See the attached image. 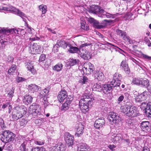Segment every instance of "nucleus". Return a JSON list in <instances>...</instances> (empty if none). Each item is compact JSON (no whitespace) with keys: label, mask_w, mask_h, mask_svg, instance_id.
Segmentation results:
<instances>
[{"label":"nucleus","mask_w":151,"mask_h":151,"mask_svg":"<svg viewBox=\"0 0 151 151\" xmlns=\"http://www.w3.org/2000/svg\"><path fill=\"white\" fill-rule=\"evenodd\" d=\"M91 86L93 90L94 91H101L102 89V85H101L97 83H94V84H92Z\"/></svg>","instance_id":"32"},{"label":"nucleus","mask_w":151,"mask_h":151,"mask_svg":"<svg viewBox=\"0 0 151 151\" xmlns=\"http://www.w3.org/2000/svg\"><path fill=\"white\" fill-rule=\"evenodd\" d=\"M28 88L29 91L33 93L35 92H37L41 89L40 87L34 84H31L29 85Z\"/></svg>","instance_id":"20"},{"label":"nucleus","mask_w":151,"mask_h":151,"mask_svg":"<svg viewBox=\"0 0 151 151\" xmlns=\"http://www.w3.org/2000/svg\"><path fill=\"white\" fill-rule=\"evenodd\" d=\"M105 121L103 117H101L100 118L96 120L94 124V127L97 129L102 128L104 124Z\"/></svg>","instance_id":"14"},{"label":"nucleus","mask_w":151,"mask_h":151,"mask_svg":"<svg viewBox=\"0 0 151 151\" xmlns=\"http://www.w3.org/2000/svg\"><path fill=\"white\" fill-rule=\"evenodd\" d=\"M44 121V119L42 118H39L38 119H36L35 121V122L36 124H37L38 125H41V124Z\"/></svg>","instance_id":"49"},{"label":"nucleus","mask_w":151,"mask_h":151,"mask_svg":"<svg viewBox=\"0 0 151 151\" xmlns=\"http://www.w3.org/2000/svg\"><path fill=\"white\" fill-rule=\"evenodd\" d=\"M141 128L144 131L149 132L150 130V123L148 121H143L141 124Z\"/></svg>","instance_id":"23"},{"label":"nucleus","mask_w":151,"mask_h":151,"mask_svg":"<svg viewBox=\"0 0 151 151\" xmlns=\"http://www.w3.org/2000/svg\"><path fill=\"white\" fill-rule=\"evenodd\" d=\"M89 80L88 78L85 76H83L82 78H81V79L79 81V82L82 85L87 84L89 83Z\"/></svg>","instance_id":"38"},{"label":"nucleus","mask_w":151,"mask_h":151,"mask_svg":"<svg viewBox=\"0 0 151 151\" xmlns=\"http://www.w3.org/2000/svg\"><path fill=\"white\" fill-rule=\"evenodd\" d=\"M67 92L64 90H62L59 93L58 96V99L60 102L63 101L67 97Z\"/></svg>","instance_id":"17"},{"label":"nucleus","mask_w":151,"mask_h":151,"mask_svg":"<svg viewBox=\"0 0 151 151\" xmlns=\"http://www.w3.org/2000/svg\"><path fill=\"white\" fill-rule=\"evenodd\" d=\"M7 113V111L4 110H0V116L3 117H5Z\"/></svg>","instance_id":"57"},{"label":"nucleus","mask_w":151,"mask_h":151,"mask_svg":"<svg viewBox=\"0 0 151 151\" xmlns=\"http://www.w3.org/2000/svg\"><path fill=\"white\" fill-rule=\"evenodd\" d=\"M142 56L143 58L145 60H151V57L149 56L146 55L142 54Z\"/></svg>","instance_id":"60"},{"label":"nucleus","mask_w":151,"mask_h":151,"mask_svg":"<svg viewBox=\"0 0 151 151\" xmlns=\"http://www.w3.org/2000/svg\"><path fill=\"white\" fill-rule=\"evenodd\" d=\"M148 106H151V105L145 102H142L141 105V108L142 109H145Z\"/></svg>","instance_id":"52"},{"label":"nucleus","mask_w":151,"mask_h":151,"mask_svg":"<svg viewBox=\"0 0 151 151\" xmlns=\"http://www.w3.org/2000/svg\"><path fill=\"white\" fill-rule=\"evenodd\" d=\"M88 146L86 144H81L78 147V151H88Z\"/></svg>","instance_id":"36"},{"label":"nucleus","mask_w":151,"mask_h":151,"mask_svg":"<svg viewBox=\"0 0 151 151\" xmlns=\"http://www.w3.org/2000/svg\"><path fill=\"white\" fill-rule=\"evenodd\" d=\"M121 111L124 113L125 115L128 117H134L138 116L137 108L134 106L129 105L128 104L122 106Z\"/></svg>","instance_id":"3"},{"label":"nucleus","mask_w":151,"mask_h":151,"mask_svg":"<svg viewBox=\"0 0 151 151\" xmlns=\"http://www.w3.org/2000/svg\"><path fill=\"white\" fill-rule=\"evenodd\" d=\"M15 88L14 87H12L11 89H9L8 88H7L5 90L6 94H7V96L9 97L11 99L14 96Z\"/></svg>","instance_id":"27"},{"label":"nucleus","mask_w":151,"mask_h":151,"mask_svg":"<svg viewBox=\"0 0 151 151\" xmlns=\"http://www.w3.org/2000/svg\"><path fill=\"white\" fill-rule=\"evenodd\" d=\"M15 137V135L11 131H5L0 134V139L2 142L6 143L13 141Z\"/></svg>","instance_id":"4"},{"label":"nucleus","mask_w":151,"mask_h":151,"mask_svg":"<svg viewBox=\"0 0 151 151\" xmlns=\"http://www.w3.org/2000/svg\"><path fill=\"white\" fill-rule=\"evenodd\" d=\"M131 59L133 62L134 63L138 65V66H140V65H141V64L140 63V61L139 59H137V60H136L133 58H131Z\"/></svg>","instance_id":"53"},{"label":"nucleus","mask_w":151,"mask_h":151,"mask_svg":"<svg viewBox=\"0 0 151 151\" xmlns=\"http://www.w3.org/2000/svg\"><path fill=\"white\" fill-rule=\"evenodd\" d=\"M16 65H12L11 66L9 70L8 71V73L11 75L12 73H14L15 72L16 70Z\"/></svg>","instance_id":"46"},{"label":"nucleus","mask_w":151,"mask_h":151,"mask_svg":"<svg viewBox=\"0 0 151 151\" xmlns=\"http://www.w3.org/2000/svg\"><path fill=\"white\" fill-rule=\"evenodd\" d=\"M40 10L42 11V14H45L47 11V6L44 4H42L39 6Z\"/></svg>","instance_id":"41"},{"label":"nucleus","mask_w":151,"mask_h":151,"mask_svg":"<svg viewBox=\"0 0 151 151\" xmlns=\"http://www.w3.org/2000/svg\"><path fill=\"white\" fill-rule=\"evenodd\" d=\"M149 81L148 79L146 78L144 79L141 78L139 86L141 87L145 88L149 85Z\"/></svg>","instance_id":"30"},{"label":"nucleus","mask_w":151,"mask_h":151,"mask_svg":"<svg viewBox=\"0 0 151 151\" xmlns=\"http://www.w3.org/2000/svg\"><path fill=\"white\" fill-rule=\"evenodd\" d=\"M1 9L3 10L7 11H13L20 16L23 19V20L25 22L26 19L24 17H26V15L22 12L19 10L18 9H17L14 7L12 6H9V7H2Z\"/></svg>","instance_id":"6"},{"label":"nucleus","mask_w":151,"mask_h":151,"mask_svg":"<svg viewBox=\"0 0 151 151\" xmlns=\"http://www.w3.org/2000/svg\"><path fill=\"white\" fill-rule=\"evenodd\" d=\"M102 11V12L101 13V15H100V14H99L98 15V16L99 17H104L105 16H106V18H114V15L105 12L103 10V11Z\"/></svg>","instance_id":"28"},{"label":"nucleus","mask_w":151,"mask_h":151,"mask_svg":"<svg viewBox=\"0 0 151 151\" xmlns=\"http://www.w3.org/2000/svg\"><path fill=\"white\" fill-rule=\"evenodd\" d=\"M19 124L21 126H24L26 125L27 122L24 119H22L19 120Z\"/></svg>","instance_id":"51"},{"label":"nucleus","mask_w":151,"mask_h":151,"mask_svg":"<svg viewBox=\"0 0 151 151\" xmlns=\"http://www.w3.org/2000/svg\"><path fill=\"white\" fill-rule=\"evenodd\" d=\"M58 43L60 46L64 49L66 48L67 47L70 46V44L69 42L63 40H60Z\"/></svg>","instance_id":"31"},{"label":"nucleus","mask_w":151,"mask_h":151,"mask_svg":"<svg viewBox=\"0 0 151 151\" xmlns=\"http://www.w3.org/2000/svg\"><path fill=\"white\" fill-rule=\"evenodd\" d=\"M79 55L84 60H89L91 56V54L90 52L86 50H83L80 49Z\"/></svg>","instance_id":"11"},{"label":"nucleus","mask_w":151,"mask_h":151,"mask_svg":"<svg viewBox=\"0 0 151 151\" xmlns=\"http://www.w3.org/2000/svg\"><path fill=\"white\" fill-rule=\"evenodd\" d=\"M30 151H47L43 147H36L32 148L31 149Z\"/></svg>","instance_id":"43"},{"label":"nucleus","mask_w":151,"mask_h":151,"mask_svg":"<svg viewBox=\"0 0 151 151\" xmlns=\"http://www.w3.org/2000/svg\"><path fill=\"white\" fill-rule=\"evenodd\" d=\"M126 124L129 126L131 125L132 126L133 125V124L132 123V120L129 119H128L126 122Z\"/></svg>","instance_id":"59"},{"label":"nucleus","mask_w":151,"mask_h":151,"mask_svg":"<svg viewBox=\"0 0 151 151\" xmlns=\"http://www.w3.org/2000/svg\"><path fill=\"white\" fill-rule=\"evenodd\" d=\"M42 103V104L44 105V107L45 108L48 105V102L47 100V97L43 98V99H41Z\"/></svg>","instance_id":"48"},{"label":"nucleus","mask_w":151,"mask_h":151,"mask_svg":"<svg viewBox=\"0 0 151 151\" xmlns=\"http://www.w3.org/2000/svg\"><path fill=\"white\" fill-rule=\"evenodd\" d=\"M121 82L120 81L115 80H113L110 82V85L112 87V88H113L115 87H117L119 86Z\"/></svg>","instance_id":"37"},{"label":"nucleus","mask_w":151,"mask_h":151,"mask_svg":"<svg viewBox=\"0 0 151 151\" xmlns=\"http://www.w3.org/2000/svg\"><path fill=\"white\" fill-rule=\"evenodd\" d=\"M41 107L38 105L33 104L29 108V113L33 116H36L40 113Z\"/></svg>","instance_id":"5"},{"label":"nucleus","mask_w":151,"mask_h":151,"mask_svg":"<svg viewBox=\"0 0 151 151\" xmlns=\"http://www.w3.org/2000/svg\"><path fill=\"white\" fill-rule=\"evenodd\" d=\"M145 116L149 119L151 120V106H148L145 109Z\"/></svg>","instance_id":"34"},{"label":"nucleus","mask_w":151,"mask_h":151,"mask_svg":"<svg viewBox=\"0 0 151 151\" xmlns=\"http://www.w3.org/2000/svg\"><path fill=\"white\" fill-rule=\"evenodd\" d=\"M145 88H147L148 93H149L151 94V87L150 83H149V85L147 86Z\"/></svg>","instance_id":"64"},{"label":"nucleus","mask_w":151,"mask_h":151,"mask_svg":"<svg viewBox=\"0 0 151 151\" xmlns=\"http://www.w3.org/2000/svg\"><path fill=\"white\" fill-rule=\"evenodd\" d=\"M109 149L112 150H115V148L116 146L114 145H109L108 146Z\"/></svg>","instance_id":"62"},{"label":"nucleus","mask_w":151,"mask_h":151,"mask_svg":"<svg viewBox=\"0 0 151 151\" xmlns=\"http://www.w3.org/2000/svg\"><path fill=\"white\" fill-rule=\"evenodd\" d=\"M12 30H13L14 32L16 34H17L18 35L20 34L19 32V31L17 29H8L7 28H0V33L1 34H2V33H3V34H6V33H11Z\"/></svg>","instance_id":"22"},{"label":"nucleus","mask_w":151,"mask_h":151,"mask_svg":"<svg viewBox=\"0 0 151 151\" xmlns=\"http://www.w3.org/2000/svg\"><path fill=\"white\" fill-rule=\"evenodd\" d=\"M66 149L65 145L61 142H59L50 148V151H65Z\"/></svg>","instance_id":"10"},{"label":"nucleus","mask_w":151,"mask_h":151,"mask_svg":"<svg viewBox=\"0 0 151 151\" xmlns=\"http://www.w3.org/2000/svg\"><path fill=\"white\" fill-rule=\"evenodd\" d=\"M82 69L84 73L89 74L93 72L95 68L93 65L89 62H87L83 64Z\"/></svg>","instance_id":"7"},{"label":"nucleus","mask_w":151,"mask_h":151,"mask_svg":"<svg viewBox=\"0 0 151 151\" xmlns=\"http://www.w3.org/2000/svg\"><path fill=\"white\" fill-rule=\"evenodd\" d=\"M11 106L10 104H9L8 103H6L5 104H4L2 107V108L4 109L7 107H9Z\"/></svg>","instance_id":"63"},{"label":"nucleus","mask_w":151,"mask_h":151,"mask_svg":"<svg viewBox=\"0 0 151 151\" xmlns=\"http://www.w3.org/2000/svg\"><path fill=\"white\" fill-rule=\"evenodd\" d=\"M60 47L59 45H58V43L57 44H56L55 45L53 46L52 49V51L54 52H56L58 51V48L59 47Z\"/></svg>","instance_id":"54"},{"label":"nucleus","mask_w":151,"mask_h":151,"mask_svg":"<svg viewBox=\"0 0 151 151\" xmlns=\"http://www.w3.org/2000/svg\"><path fill=\"white\" fill-rule=\"evenodd\" d=\"M103 10L100 9V7L98 6L93 5L91 6L90 9V12L92 13L95 14H97L98 15L100 14L101 15Z\"/></svg>","instance_id":"16"},{"label":"nucleus","mask_w":151,"mask_h":151,"mask_svg":"<svg viewBox=\"0 0 151 151\" xmlns=\"http://www.w3.org/2000/svg\"><path fill=\"white\" fill-rule=\"evenodd\" d=\"M120 68L124 70L126 73L128 74L130 73V70L126 61H122L120 65Z\"/></svg>","instance_id":"19"},{"label":"nucleus","mask_w":151,"mask_h":151,"mask_svg":"<svg viewBox=\"0 0 151 151\" xmlns=\"http://www.w3.org/2000/svg\"><path fill=\"white\" fill-rule=\"evenodd\" d=\"M48 90L46 89H45L40 92L39 96L41 99H43V98L47 97L46 96L48 95Z\"/></svg>","instance_id":"35"},{"label":"nucleus","mask_w":151,"mask_h":151,"mask_svg":"<svg viewBox=\"0 0 151 151\" xmlns=\"http://www.w3.org/2000/svg\"><path fill=\"white\" fill-rule=\"evenodd\" d=\"M108 118L110 122L114 124H118L121 120V118L117 114L113 112H110L109 114Z\"/></svg>","instance_id":"8"},{"label":"nucleus","mask_w":151,"mask_h":151,"mask_svg":"<svg viewBox=\"0 0 151 151\" xmlns=\"http://www.w3.org/2000/svg\"><path fill=\"white\" fill-rule=\"evenodd\" d=\"M65 138L66 143L69 146L72 145L73 144L74 137L68 132L65 134Z\"/></svg>","instance_id":"13"},{"label":"nucleus","mask_w":151,"mask_h":151,"mask_svg":"<svg viewBox=\"0 0 151 151\" xmlns=\"http://www.w3.org/2000/svg\"><path fill=\"white\" fill-rule=\"evenodd\" d=\"M88 20L90 23L93 24L95 27L98 29H101L103 27V26L100 24L99 23L98 21L93 18L90 17L88 18Z\"/></svg>","instance_id":"18"},{"label":"nucleus","mask_w":151,"mask_h":151,"mask_svg":"<svg viewBox=\"0 0 151 151\" xmlns=\"http://www.w3.org/2000/svg\"><path fill=\"white\" fill-rule=\"evenodd\" d=\"M32 97L31 96L26 95L24 97L23 102L25 105H27L32 102Z\"/></svg>","instance_id":"25"},{"label":"nucleus","mask_w":151,"mask_h":151,"mask_svg":"<svg viewBox=\"0 0 151 151\" xmlns=\"http://www.w3.org/2000/svg\"><path fill=\"white\" fill-rule=\"evenodd\" d=\"M69 64L70 66H73L78 64L79 60L78 59L70 58L69 59Z\"/></svg>","instance_id":"42"},{"label":"nucleus","mask_w":151,"mask_h":151,"mask_svg":"<svg viewBox=\"0 0 151 151\" xmlns=\"http://www.w3.org/2000/svg\"><path fill=\"white\" fill-rule=\"evenodd\" d=\"M26 108L23 105H18L13 109L12 113V118L17 120L22 117L26 113Z\"/></svg>","instance_id":"2"},{"label":"nucleus","mask_w":151,"mask_h":151,"mask_svg":"<svg viewBox=\"0 0 151 151\" xmlns=\"http://www.w3.org/2000/svg\"><path fill=\"white\" fill-rule=\"evenodd\" d=\"M83 126L82 125H80L77 129L75 135L78 137L80 136L83 132Z\"/></svg>","instance_id":"33"},{"label":"nucleus","mask_w":151,"mask_h":151,"mask_svg":"<svg viewBox=\"0 0 151 151\" xmlns=\"http://www.w3.org/2000/svg\"><path fill=\"white\" fill-rule=\"evenodd\" d=\"M81 27L82 29L85 30H87L89 29V27L87 25H86V22H81Z\"/></svg>","instance_id":"50"},{"label":"nucleus","mask_w":151,"mask_h":151,"mask_svg":"<svg viewBox=\"0 0 151 151\" xmlns=\"http://www.w3.org/2000/svg\"><path fill=\"white\" fill-rule=\"evenodd\" d=\"M121 75L118 73H115L113 79L115 80L118 81V80L120 81V79L121 78Z\"/></svg>","instance_id":"47"},{"label":"nucleus","mask_w":151,"mask_h":151,"mask_svg":"<svg viewBox=\"0 0 151 151\" xmlns=\"http://www.w3.org/2000/svg\"><path fill=\"white\" fill-rule=\"evenodd\" d=\"M116 32L117 35L120 36L125 41H127L128 40L129 37L127 35V34L125 32L117 29L116 30Z\"/></svg>","instance_id":"24"},{"label":"nucleus","mask_w":151,"mask_h":151,"mask_svg":"<svg viewBox=\"0 0 151 151\" xmlns=\"http://www.w3.org/2000/svg\"><path fill=\"white\" fill-rule=\"evenodd\" d=\"M122 137V135L120 134H117L116 136H114L113 138V141L115 143L118 142H119L121 140V137Z\"/></svg>","instance_id":"39"},{"label":"nucleus","mask_w":151,"mask_h":151,"mask_svg":"<svg viewBox=\"0 0 151 151\" xmlns=\"http://www.w3.org/2000/svg\"><path fill=\"white\" fill-rule=\"evenodd\" d=\"M26 66L28 70L31 72L33 74L35 75L37 74V71L34 69L33 66L32 64L29 63H27L26 65Z\"/></svg>","instance_id":"29"},{"label":"nucleus","mask_w":151,"mask_h":151,"mask_svg":"<svg viewBox=\"0 0 151 151\" xmlns=\"http://www.w3.org/2000/svg\"><path fill=\"white\" fill-rule=\"evenodd\" d=\"M69 49L68 50V51L71 53H76L78 51H80L79 49L77 47H73L71 45H70V46L68 47Z\"/></svg>","instance_id":"40"},{"label":"nucleus","mask_w":151,"mask_h":151,"mask_svg":"<svg viewBox=\"0 0 151 151\" xmlns=\"http://www.w3.org/2000/svg\"><path fill=\"white\" fill-rule=\"evenodd\" d=\"M42 52V47L36 43H34L30 47V52L32 54H39Z\"/></svg>","instance_id":"9"},{"label":"nucleus","mask_w":151,"mask_h":151,"mask_svg":"<svg viewBox=\"0 0 151 151\" xmlns=\"http://www.w3.org/2000/svg\"><path fill=\"white\" fill-rule=\"evenodd\" d=\"M44 142L43 141H35V143L36 144L39 145H42L44 144Z\"/></svg>","instance_id":"61"},{"label":"nucleus","mask_w":151,"mask_h":151,"mask_svg":"<svg viewBox=\"0 0 151 151\" xmlns=\"http://www.w3.org/2000/svg\"><path fill=\"white\" fill-rule=\"evenodd\" d=\"M72 100V99L71 100L69 99H67L66 101L62 105L61 110L65 111L68 109Z\"/></svg>","instance_id":"21"},{"label":"nucleus","mask_w":151,"mask_h":151,"mask_svg":"<svg viewBox=\"0 0 151 151\" xmlns=\"http://www.w3.org/2000/svg\"><path fill=\"white\" fill-rule=\"evenodd\" d=\"M29 141L25 140L19 147V150L21 151H30L28 148L30 147Z\"/></svg>","instance_id":"15"},{"label":"nucleus","mask_w":151,"mask_h":151,"mask_svg":"<svg viewBox=\"0 0 151 151\" xmlns=\"http://www.w3.org/2000/svg\"><path fill=\"white\" fill-rule=\"evenodd\" d=\"M102 90L104 93H109V91H110L112 88V87L111 86L110 84L102 85Z\"/></svg>","instance_id":"26"},{"label":"nucleus","mask_w":151,"mask_h":151,"mask_svg":"<svg viewBox=\"0 0 151 151\" xmlns=\"http://www.w3.org/2000/svg\"><path fill=\"white\" fill-rule=\"evenodd\" d=\"M46 58L45 55L44 54H42L40 57L39 62H42L44 61Z\"/></svg>","instance_id":"56"},{"label":"nucleus","mask_w":151,"mask_h":151,"mask_svg":"<svg viewBox=\"0 0 151 151\" xmlns=\"http://www.w3.org/2000/svg\"><path fill=\"white\" fill-rule=\"evenodd\" d=\"M63 68V65L62 64L58 63V64L55 65L53 68V70L57 71H60Z\"/></svg>","instance_id":"44"},{"label":"nucleus","mask_w":151,"mask_h":151,"mask_svg":"<svg viewBox=\"0 0 151 151\" xmlns=\"http://www.w3.org/2000/svg\"><path fill=\"white\" fill-rule=\"evenodd\" d=\"M149 95V93L148 91H144L141 94L142 96H143L144 98H145L147 96Z\"/></svg>","instance_id":"55"},{"label":"nucleus","mask_w":151,"mask_h":151,"mask_svg":"<svg viewBox=\"0 0 151 151\" xmlns=\"http://www.w3.org/2000/svg\"><path fill=\"white\" fill-rule=\"evenodd\" d=\"M140 80L141 78H133L132 83L134 84L139 86Z\"/></svg>","instance_id":"45"},{"label":"nucleus","mask_w":151,"mask_h":151,"mask_svg":"<svg viewBox=\"0 0 151 151\" xmlns=\"http://www.w3.org/2000/svg\"><path fill=\"white\" fill-rule=\"evenodd\" d=\"M26 80V79L22 77H18L17 78V81L18 83L25 81Z\"/></svg>","instance_id":"58"},{"label":"nucleus","mask_w":151,"mask_h":151,"mask_svg":"<svg viewBox=\"0 0 151 151\" xmlns=\"http://www.w3.org/2000/svg\"><path fill=\"white\" fill-rule=\"evenodd\" d=\"M95 80L102 81L104 80L105 76L103 73L101 71H95L93 75Z\"/></svg>","instance_id":"12"},{"label":"nucleus","mask_w":151,"mask_h":151,"mask_svg":"<svg viewBox=\"0 0 151 151\" xmlns=\"http://www.w3.org/2000/svg\"><path fill=\"white\" fill-rule=\"evenodd\" d=\"M89 92L87 90L85 91L83 94V98L80 101L79 106L81 110L83 113H86L89 110L93 103L92 99L90 98L88 95Z\"/></svg>","instance_id":"1"}]
</instances>
